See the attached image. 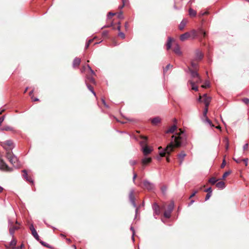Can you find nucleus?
Masks as SVG:
<instances>
[{"label":"nucleus","instance_id":"1","mask_svg":"<svg viewBox=\"0 0 249 249\" xmlns=\"http://www.w3.org/2000/svg\"><path fill=\"white\" fill-rule=\"evenodd\" d=\"M186 143V135L183 131L179 129V132L172 136L171 142L165 148H162L161 146L159 147V154L161 157H164L166 154L169 155L175 147L185 146Z\"/></svg>","mask_w":249,"mask_h":249},{"label":"nucleus","instance_id":"2","mask_svg":"<svg viewBox=\"0 0 249 249\" xmlns=\"http://www.w3.org/2000/svg\"><path fill=\"white\" fill-rule=\"evenodd\" d=\"M6 158L9 162L16 168H18L20 164L18 158L10 151L6 153Z\"/></svg>","mask_w":249,"mask_h":249},{"label":"nucleus","instance_id":"3","mask_svg":"<svg viewBox=\"0 0 249 249\" xmlns=\"http://www.w3.org/2000/svg\"><path fill=\"white\" fill-rule=\"evenodd\" d=\"M143 184L144 188L149 191H151L155 188V185L147 180H144L143 181Z\"/></svg>","mask_w":249,"mask_h":249},{"label":"nucleus","instance_id":"4","mask_svg":"<svg viewBox=\"0 0 249 249\" xmlns=\"http://www.w3.org/2000/svg\"><path fill=\"white\" fill-rule=\"evenodd\" d=\"M134 190H131L129 194V199L131 203L134 207H136V204L135 203V197L134 196Z\"/></svg>","mask_w":249,"mask_h":249},{"label":"nucleus","instance_id":"5","mask_svg":"<svg viewBox=\"0 0 249 249\" xmlns=\"http://www.w3.org/2000/svg\"><path fill=\"white\" fill-rule=\"evenodd\" d=\"M193 32L195 36L199 35L205 37L206 35V32L202 28H199L197 31L194 30Z\"/></svg>","mask_w":249,"mask_h":249},{"label":"nucleus","instance_id":"6","mask_svg":"<svg viewBox=\"0 0 249 249\" xmlns=\"http://www.w3.org/2000/svg\"><path fill=\"white\" fill-rule=\"evenodd\" d=\"M152 150L153 149L149 147L147 145H145L144 146H142V151L143 154L145 156L151 153Z\"/></svg>","mask_w":249,"mask_h":249},{"label":"nucleus","instance_id":"7","mask_svg":"<svg viewBox=\"0 0 249 249\" xmlns=\"http://www.w3.org/2000/svg\"><path fill=\"white\" fill-rule=\"evenodd\" d=\"M152 209L154 211V215H159L160 213V207L157 203H154L152 205Z\"/></svg>","mask_w":249,"mask_h":249},{"label":"nucleus","instance_id":"8","mask_svg":"<svg viewBox=\"0 0 249 249\" xmlns=\"http://www.w3.org/2000/svg\"><path fill=\"white\" fill-rule=\"evenodd\" d=\"M2 145L5 149H6V148L5 147V145L10 147V148L11 149H12L15 147V145L14 144L13 141L11 140H7V141L3 142L2 143Z\"/></svg>","mask_w":249,"mask_h":249},{"label":"nucleus","instance_id":"9","mask_svg":"<svg viewBox=\"0 0 249 249\" xmlns=\"http://www.w3.org/2000/svg\"><path fill=\"white\" fill-rule=\"evenodd\" d=\"M203 53L199 50H196L195 52V60L196 61H199L203 57Z\"/></svg>","mask_w":249,"mask_h":249},{"label":"nucleus","instance_id":"10","mask_svg":"<svg viewBox=\"0 0 249 249\" xmlns=\"http://www.w3.org/2000/svg\"><path fill=\"white\" fill-rule=\"evenodd\" d=\"M0 169L10 171V168L3 160L0 159Z\"/></svg>","mask_w":249,"mask_h":249},{"label":"nucleus","instance_id":"11","mask_svg":"<svg viewBox=\"0 0 249 249\" xmlns=\"http://www.w3.org/2000/svg\"><path fill=\"white\" fill-rule=\"evenodd\" d=\"M186 156L184 151H181L178 155V158L180 160L179 164L181 165L183 160L184 158Z\"/></svg>","mask_w":249,"mask_h":249},{"label":"nucleus","instance_id":"12","mask_svg":"<svg viewBox=\"0 0 249 249\" xmlns=\"http://www.w3.org/2000/svg\"><path fill=\"white\" fill-rule=\"evenodd\" d=\"M81 62V59L78 57H75L72 63V66L73 68H75L76 67H78Z\"/></svg>","mask_w":249,"mask_h":249},{"label":"nucleus","instance_id":"13","mask_svg":"<svg viewBox=\"0 0 249 249\" xmlns=\"http://www.w3.org/2000/svg\"><path fill=\"white\" fill-rule=\"evenodd\" d=\"M189 71H190L192 77H196L197 78H198L200 80V77L197 71H193L191 69H189Z\"/></svg>","mask_w":249,"mask_h":249},{"label":"nucleus","instance_id":"14","mask_svg":"<svg viewBox=\"0 0 249 249\" xmlns=\"http://www.w3.org/2000/svg\"><path fill=\"white\" fill-rule=\"evenodd\" d=\"M18 229H19L18 227H17V226H13L12 227H10V228L9 229L10 234L13 237L14 233H15V231L16 230H18Z\"/></svg>","mask_w":249,"mask_h":249},{"label":"nucleus","instance_id":"15","mask_svg":"<svg viewBox=\"0 0 249 249\" xmlns=\"http://www.w3.org/2000/svg\"><path fill=\"white\" fill-rule=\"evenodd\" d=\"M216 186L218 189H221V190L224 189L225 188V187H226L225 182L224 181H222L218 182L216 184Z\"/></svg>","mask_w":249,"mask_h":249},{"label":"nucleus","instance_id":"16","mask_svg":"<svg viewBox=\"0 0 249 249\" xmlns=\"http://www.w3.org/2000/svg\"><path fill=\"white\" fill-rule=\"evenodd\" d=\"M152 159L150 157H144L142 160V164L145 165L147 163L151 162Z\"/></svg>","mask_w":249,"mask_h":249},{"label":"nucleus","instance_id":"17","mask_svg":"<svg viewBox=\"0 0 249 249\" xmlns=\"http://www.w3.org/2000/svg\"><path fill=\"white\" fill-rule=\"evenodd\" d=\"M141 138L143 139L142 141L140 142V144L142 147V146H144L145 145H147L146 141L147 140V138L146 136H141Z\"/></svg>","mask_w":249,"mask_h":249},{"label":"nucleus","instance_id":"18","mask_svg":"<svg viewBox=\"0 0 249 249\" xmlns=\"http://www.w3.org/2000/svg\"><path fill=\"white\" fill-rule=\"evenodd\" d=\"M160 119L159 117H155L151 120V123L154 125H157L160 122Z\"/></svg>","mask_w":249,"mask_h":249},{"label":"nucleus","instance_id":"19","mask_svg":"<svg viewBox=\"0 0 249 249\" xmlns=\"http://www.w3.org/2000/svg\"><path fill=\"white\" fill-rule=\"evenodd\" d=\"M190 36V34L188 32H186L183 34H182L180 36V39L181 41H184Z\"/></svg>","mask_w":249,"mask_h":249},{"label":"nucleus","instance_id":"20","mask_svg":"<svg viewBox=\"0 0 249 249\" xmlns=\"http://www.w3.org/2000/svg\"><path fill=\"white\" fill-rule=\"evenodd\" d=\"M173 51L175 53L178 55L181 54V52L180 50V47L178 44L174 47Z\"/></svg>","mask_w":249,"mask_h":249},{"label":"nucleus","instance_id":"21","mask_svg":"<svg viewBox=\"0 0 249 249\" xmlns=\"http://www.w3.org/2000/svg\"><path fill=\"white\" fill-rule=\"evenodd\" d=\"M186 23H187L186 20L185 19H183L181 21V22L180 23V24L179 25V27H178L179 29L180 30H182L184 28V27L186 24Z\"/></svg>","mask_w":249,"mask_h":249},{"label":"nucleus","instance_id":"22","mask_svg":"<svg viewBox=\"0 0 249 249\" xmlns=\"http://www.w3.org/2000/svg\"><path fill=\"white\" fill-rule=\"evenodd\" d=\"M172 38L171 37H169L168 38L166 46H167V49L169 50L171 48L172 46Z\"/></svg>","mask_w":249,"mask_h":249},{"label":"nucleus","instance_id":"23","mask_svg":"<svg viewBox=\"0 0 249 249\" xmlns=\"http://www.w3.org/2000/svg\"><path fill=\"white\" fill-rule=\"evenodd\" d=\"M177 129V126L176 124L173 125L169 129L166 131V133H173L175 130Z\"/></svg>","mask_w":249,"mask_h":249},{"label":"nucleus","instance_id":"24","mask_svg":"<svg viewBox=\"0 0 249 249\" xmlns=\"http://www.w3.org/2000/svg\"><path fill=\"white\" fill-rule=\"evenodd\" d=\"M2 131H14V129L13 127L9 126H4L1 128Z\"/></svg>","mask_w":249,"mask_h":249},{"label":"nucleus","instance_id":"25","mask_svg":"<svg viewBox=\"0 0 249 249\" xmlns=\"http://www.w3.org/2000/svg\"><path fill=\"white\" fill-rule=\"evenodd\" d=\"M211 101V98L210 97H206L204 100V103L205 105V107H208Z\"/></svg>","mask_w":249,"mask_h":249},{"label":"nucleus","instance_id":"26","mask_svg":"<svg viewBox=\"0 0 249 249\" xmlns=\"http://www.w3.org/2000/svg\"><path fill=\"white\" fill-rule=\"evenodd\" d=\"M174 208V203L173 202H172L169 205H168L167 207V210L166 211H168L170 212H172Z\"/></svg>","mask_w":249,"mask_h":249},{"label":"nucleus","instance_id":"27","mask_svg":"<svg viewBox=\"0 0 249 249\" xmlns=\"http://www.w3.org/2000/svg\"><path fill=\"white\" fill-rule=\"evenodd\" d=\"M189 83L191 84L192 89L196 90V91H197L198 90V88L195 85L194 82H193L191 80H189Z\"/></svg>","mask_w":249,"mask_h":249},{"label":"nucleus","instance_id":"28","mask_svg":"<svg viewBox=\"0 0 249 249\" xmlns=\"http://www.w3.org/2000/svg\"><path fill=\"white\" fill-rule=\"evenodd\" d=\"M189 14L191 17H195L196 15V12L193 9L190 8L189 10Z\"/></svg>","mask_w":249,"mask_h":249},{"label":"nucleus","instance_id":"29","mask_svg":"<svg viewBox=\"0 0 249 249\" xmlns=\"http://www.w3.org/2000/svg\"><path fill=\"white\" fill-rule=\"evenodd\" d=\"M29 228H30V230L31 231L32 234L33 235H34V234H35L36 233H37V231H36V230L34 226V225L33 224H31Z\"/></svg>","mask_w":249,"mask_h":249},{"label":"nucleus","instance_id":"30","mask_svg":"<svg viewBox=\"0 0 249 249\" xmlns=\"http://www.w3.org/2000/svg\"><path fill=\"white\" fill-rule=\"evenodd\" d=\"M218 180L215 178L212 177L209 179L208 181L212 184H214Z\"/></svg>","mask_w":249,"mask_h":249},{"label":"nucleus","instance_id":"31","mask_svg":"<svg viewBox=\"0 0 249 249\" xmlns=\"http://www.w3.org/2000/svg\"><path fill=\"white\" fill-rule=\"evenodd\" d=\"M204 122L209 124L211 127H214V125L213 124L211 121L207 117H205V120H204Z\"/></svg>","mask_w":249,"mask_h":249},{"label":"nucleus","instance_id":"32","mask_svg":"<svg viewBox=\"0 0 249 249\" xmlns=\"http://www.w3.org/2000/svg\"><path fill=\"white\" fill-rule=\"evenodd\" d=\"M17 244V241L15 239L12 240L10 243V246L12 247V249H14L15 248L16 245Z\"/></svg>","mask_w":249,"mask_h":249},{"label":"nucleus","instance_id":"33","mask_svg":"<svg viewBox=\"0 0 249 249\" xmlns=\"http://www.w3.org/2000/svg\"><path fill=\"white\" fill-rule=\"evenodd\" d=\"M171 213L168 211H165L163 213L164 216L166 218H169L171 217Z\"/></svg>","mask_w":249,"mask_h":249},{"label":"nucleus","instance_id":"34","mask_svg":"<svg viewBox=\"0 0 249 249\" xmlns=\"http://www.w3.org/2000/svg\"><path fill=\"white\" fill-rule=\"evenodd\" d=\"M231 173V171H228L224 173V174L222 176V179H225L226 177L229 175Z\"/></svg>","mask_w":249,"mask_h":249},{"label":"nucleus","instance_id":"35","mask_svg":"<svg viewBox=\"0 0 249 249\" xmlns=\"http://www.w3.org/2000/svg\"><path fill=\"white\" fill-rule=\"evenodd\" d=\"M173 66L171 65L170 64H168L165 68L163 69V72L164 73H166L167 71L169 70L170 68H172Z\"/></svg>","mask_w":249,"mask_h":249},{"label":"nucleus","instance_id":"36","mask_svg":"<svg viewBox=\"0 0 249 249\" xmlns=\"http://www.w3.org/2000/svg\"><path fill=\"white\" fill-rule=\"evenodd\" d=\"M210 86V84L209 81H206L205 82V84L202 86L203 88H207L209 87Z\"/></svg>","mask_w":249,"mask_h":249},{"label":"nucleus","instance_id":"37","mask_svg":"<svg viewBox=\"0 0 249 249\" xmlns=\"http://www.w3.org/2000/svg\"><path fill=\"white\" fill-rule=\"evenodd\" d=\"M23 173V177L26 179H28V174H27V171L26 170H22V171Z\"/></svg>","mask_w":249,"mask_h":249},{"label":"nucleus","instance_id":"38","mask_svg":"<svg viewBox=\"0 0 249 249\" xmlns=\"http://www.w3.org/2000/svg\"><path fill=\"white\" fill-rule=\"evenodd\" d=\"M242 101L246 105H248L249 104V99L248 98H244L242 99Z\"/></svg>","mask_w":249,"mask_h":249},{"label":"nucleus","instance_id":"39","mask_svg":"<svg viewBox=\"0 0 249 249\" xmlns=\"http://www.w3.org/2000/svg\"><path fill=\"white\" fill-rule=\"evenodd\" d=\"M87 68H88V69L89 70L90 73L93 74V75H95V72L94 71L91 69V67L88 64L87 66Z\"/></svg>","mask_w":249,"mask_h":249},{"label":"nucleus","instance_id":"40","mask_svg":"<svg viewBox=\"0 0 249 249\" xmlns=\"http://www.w3.org/2000/svg\"><path fill=\"white\" fill-rule=\"evenodd\" d=\"M167 190V187L165 186H163L161 188V191L163 195H165Z\"/></svg>","mask_w":249,"mask_h":249},{"label":"nucleus","instance_id":"41","mask_svg":"<svg viewBox=\"0 0 249 249\" xmlns=\"http://www.w3.org/2000/svg\"><path fill=\"white\" fill-rule=\"evenodd\" d=\"M191 66L193 68L196 69L198 66V64L192 61H191Z\"/></svg>","mask_w":249,"mask_h":249},{"label":"nucleus","instance_id":"42","mask_svg":"<svg viewBox=\"0 0 249 249\" xmlns=\"http://www.w3.org/2000/svg\"><path fill=\"white\" fill-rule=\"evenodd\" d=\"M8 227H9V229L10 228V227H12L13 226H14L13 225V222L12 221V220L10 219H8Z\"/></svg>","mask_w":249,"mask_h":249},{"label":"nucleus","instance_id":"43","mask_svg":"<svg viewBox=\"0 0 249 249\" xmlns=\"http://www.w3.org/2000/svg\"><path fill=\"white\" fill-rule=\"evenodd\" d=\"M40 243L41 244V245H42L43 246H44V247H48L49 248H50V246L49 244H48L47 243H46V242H44V241H39Z\"/></svg>","mask_w":249,"mask_h":249},{"label":"nucleus","instance_id":"44","mask_svg":"<svg viewBox=\"0 0 249 249\" xmlns=\"http://www.w3.org/2000/svg\"><path fill=\"white\" fill-rule=\"evenodd\" d=\"M117 17L119 18H120V19H123L124 18V16H123V12L122 11L120 12L118 15H117Z\"/></svg>","mask_w":249,"mask_h":249},{"label":"nucleus","instance_id":"45","mask_svg":"<svg viewBox=\"0 0 249 249\" xmlns=\"http://www.w3.org/2000/svg\"><path fill=\"white\" fill-rule=\"evenodd\" d=\"M205 192H207V193H210L212 194V189L211 187H209L207 189L204 190Z\"/></svg>","mask_w":249,"mask_h":249},{"label":"nucleus","instance_id":"46","mask_svg":"<svg viewBox=\"0 0 249 249\" xmlns=\"http://www.w3.org/2000/svg\"><path fill=\"white\" fill-rule=\"evenodd\" d=\"M118 36H120L122 38L124 39L125 38V35L124 33L122 32H119L118 34Z\"/></svg>","mask_w":249,"mask_h":249},{"label":"nucleus","instance_id":"47","mask_svg":"<svg viewBox=\"0 0 249 249\" xmlns=\"http://www.w3.org/2000/svg\"><path fill=\"white\" fill-rule=\"evenodd\" d=\"M207 112H208V107H205V108L203 111V116L205 118L207 117Z\"/></svg>","mask_w":249,"mask_h":249},{"label":"nucleus","instance_id":"48","mask_svg":"<svg viewBox=\"0 0 249 249\" xmlns=\"http://www.w3.org/2000/svg\"><path fill=\"white\" fill-rule=\"evenodd\" d=\"M113 25V22H112L110 24H107V25H104V26H103L101 28V29H102L105 28H109V27H112Z\"/></svg>","mask_w":249,"mask_h":249},{"label":"nucleus","instance_id":"49","mask_svg":"<svg viewBox=\"0 0 249 249\" xmlns=\"http://www.w3.org/2000/svg\"><path fill=\"white\" fill-rule=\"evenodd\" d=\"M212 194L210 193H207L205 196V201L209 200Z\"/></svg>","mask_w":249,"mask_h":249},{"label":"nucleus","instance_id":"50","mask_svg":"<svg viewBox=\"0 0 249 249\" xmlns=\"http://www.w3.org/2000/svg\"><path fill=\"white\" fill-rule=\"evenodd\" d=\"M233 160L237 163H240L242 160V159H235L234 158H233Z\"/></svg>","mask_w":249,"mask_h":249},{"label":"nucleus","instance_id":"51","mask_svg":"<svg viewBox=\"0 0 249 249\" xmlns=\"http://www.w3.org/2000/svg\"><path fill=\"white\" fill-rule=\"evenodd\" d=\"M226 162L225 159H224L222 161V162L221 164V168H224L226 165Z\"/></svg>","mask_w":249,"mask_h":249},{"label":"nucleus","instance_id":"52","mask_svg":"<svg viewBox=\"0 0 249 249\" xmlns=\"http://www.w3.org/2000/svg\"><path fill=\"white\" fill-rule=\"evenodd\" d=\"M136 163H137L136 161L134 160H130L129 161V163L132 166L134 165L135 164H136Z\"/></svg>","mask_w":249,"mask_h":249},{"label":"nucleus","instance_id":"53","mask_svg":"<svg viewBox=\"0 0 249 249\" xmlns=\"http://www.w3.org/2000/svg\"><path fill=\"white\" fill-rule=\"evenodd\" d=\"M102 102L103 103V104H104V105L107 107V108H108L109 107V106L107 104L106 101H105V100L103 98L102 99Z\"/></svg>","mask_w":249,"mask_h":249},{"label":"nucleus","instance_id":"54","mask_svg":"<svg viewBox=\"0 0 249 249\" xmlns=\"http://www.w3.org/2000/svg\"><path fill=\"white\" fill-rule=\"evenodd\" d=\"M33 236L35 237V238L38 241H39V237L37 234V233H36L33 235Z\"/></svg>","mask_w":249,"mask_h":249},{"label":"nucleus","instance_id":"55","mask_svg":"<svg viewBox=\"0 0 249 249\" xmlns=\"http://www.w3.org/2000/svg\"><path fill=\"white\" fill-rule=\"evenodd\" d=\"M86 85H87V87L88 88V89H89V90L91 91L93 89V87L90 85H89L88 84L86 83Z\"/></svg>","mask_w":249,"mask_h":249},{"label":"nucleus","instance_id":"56","mask_svg":"<svg viewBox=\"0 0 249 249\" xmlns=\"http://www.w3.org/2000/svg\"><path fill=\"white\" fill-rule=\"evenodd\" d=\"M197 193V191L196 190H195L194 191V192L192 193V194L190 196L189 198H191L194 196Z\"/></svg>","mask_w":249,"mask_h":249},{"label":"nucleus","instance_id":"57","mask_svg":"<svg viewBox=\"0 0 249 249\" xmlns=\"http://www.w3.org/2000/svg\"><path fill=\"white\" fill-rule=\"evenodd\" d=\"M242 161H243L245 162L246 166L248 165V159H247V158L243 159H242Z\"/></svg>","mask_w":249,"mask_h":249},{"label":"nucleus","instance_id":"58","mask_svg":"<svg viewBox=\"0 0 249 249\" xmlns=\"http://www.w3.org/2000/svg\"><path fill=\"white\" fill-rule=\"evenodd\" d=\"M249 144L248 143H245L243 147V150H246L248 148Z\"/></svg>","mask_w":249,"mask_h":249},{"label":"nucleus","instance_id":"59","mask_svg":"<svg viewBox=\"0 0 249 249\" xmlns=\"http://www.w3.org/2000/svg\"><path fill=\"white\" fill-rule=\"evenodd\" d=\"M116 14V13H112V12H109L107 15V18H109L110 17L109 16H114Z\"/></svg>","mask_w":249,"mask_h":249},{"label":"nucleus","instance_id":"60","mask_svg":"<svg viewBox=\"0 0 249 249\" xmlns=\"http://www.w3.org/2000/svg\"><path fill=\"white\" fill-rule=\"evenodd\" d=\"M102 35L103 36H107L108 35V31H104L102 33Z\"/></svg>","mask_w":249,"mask_h":249},{"label":"nucleus","instance_id":"61","mask_svg":"<svg viewBox=\"0 0 249 249\" xmlns=\"http://www.w3.org/2000/svg\"><path fill=\"white\" fill-rule=\"evenodd\" d=\"M4 120V116H1V117H0V125L3 122Z\"/></svg>","mask_w":249,"mask_h":249},{"label":"nucleus","instance_id":"62","mask_svg":"<svg viewBox=\"0 0 249 249\" xmlns=\"http://www.w3.org/2000/svg\"><path fill=\"white\" fill-rule=\"evenodd\" d=\"M89 81L90 82H91L93 83H95L94 79L93 78H92V77H89Z\"/></svg>","mask_w":249,"mask_h":249},{"label":"nucleus","instance_id":"63","mask_svg":"<svg viewBox=\"0 0 249 249\" xmlns=\"http://www.w3.org/2000/svg\"><path fill=\"white\" fill-rule=\"evenodd\" d=\"M130 229L132 231V234H135V230L132 226L130 227Z\"/></svg>","mask_w":249,"mask_h":249},{"label":"nucleus","instance_id":"64","mask_svg":"<svg viewBox=\"0 0 249 249\" xmlns=\"http://www.w3.org/2000/svg\"><path fill=\"white\" fill-rule=\"evenodd\" d=\"M86 69V66H84L82 67V68L81 69V72H84L85 71Z\"/></svg>","mask_w":249,"mask_h":249}]
</instances>
